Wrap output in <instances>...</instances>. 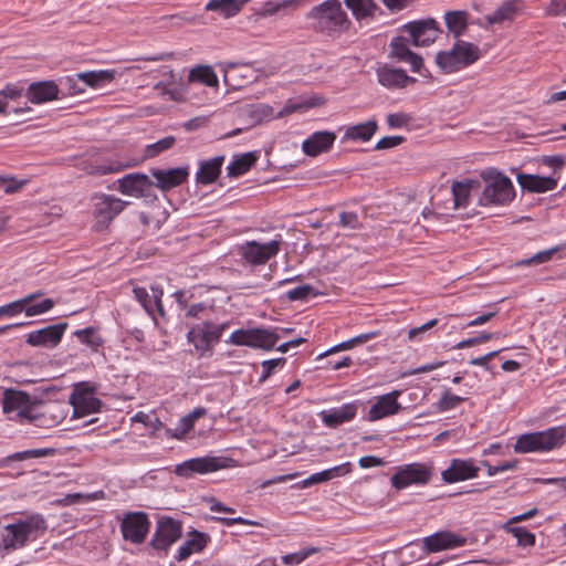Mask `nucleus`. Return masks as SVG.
I'll list each match as a JSON object with an SVG mask.
<instances>
[{
  "label": "nucleus",
  "instance_id": "obj_1",
  "mask_svg": "<svg viewBox=\"0 0 566 566\" xmlns=\"http://www.w3.org/2000/svg\"><path fill=\"white\" fill-rule=\"evenodd\" d=\"M46 522L40 514H31L3 526L0 538L2 549L12 552L27 546L44 534Z\"/></svg>",
  "mask_w": 566,
  "mask_h": 566
},
{
  "label": "nucleus",
  "instance_id": "obj_2",
  "mask_svg": "<svg viewBox=\"0 0 566 566\" xmlns=\"http://www.w3.org/2000/svg\"><path fill=\"white\" fill-rule=\"evenodd\" d=\"M485 187L479 198L480 207H507L516 197L512 180L496 168L480 174Z\"/></svg>",
  "mask_w": 566,
  "mask_h": 566
},
{
  "label": "nucleus",
  "instance_id": "obj_3",
  "mask_svg": "<svg viewBox=\"0 0 566 566\" xmlns=\"http://www.w3.org/2000/svg\"><path fill=\"white\" fill-rule=\"evenodd\" d=\"M307 19L312 21L315 30L329 35L344 32L350 24L338 0H327L312 8Z\"/></svg>",
  "mask_w": 566,
  "mask_h": 566
},
{
  "label": "nucleus",
  "instance_id": "obj_4",
  "mask_svg": "<svg viewBox=\"0 0 566 566\" xmlns=\"http://www.w3.org/2000/svg\"><path fill=\"white\" fill-rule=\"evenodd\" d=\"M566 429L562 426L543 431L523 433L514 443L516 453H545L560 448L565 443Z\"/></svg>",
  "mask_w": 566,
  "mask_h": 566
},
{
  "label": "nucleus",
  "instance_id": "obj_5",
  "mask_svg": "<svg viewBox=\"0 0 566 566\" xmlns=\"http://www.w3.org/2000/svg\"><path fill=\"white\" fill-rule=\"evenodd\" d=\"M38 403L24 391L7 389L2 398V410L10 420L33 422L40 417Z\"/></svg>",
  "mask_w": 566,
  "mask_h": 566
},
{
  "label": "nucleus",
  "instance_id": "obj_6",
  "mask_svg": "<svg viewBox=\"0 0 566 566\" xmlns=\"http://www.w3.org/2000/svg\"><path fill=\"white\" fill-rule=\"evenodd\" d=\"M235 467V460L223 455L192 458L176 465L175 473L181 478H191L193 473L208 474Z\"/></svg>",
  "mask_w": 566,
  "mask_h": 566
},
{
  "label": "nucleus",
  "instance_id": "obj_7",
  "mask_svg": "<svg viewBox=\"0 0 566 566\" xmlns=\"http://www.w3.org/2000/svg\"><path fill=\"white\" fill-rule=\"evenodd\" d=\"M277 329L279 328H240L232 332L226 343L234 346H248L271 350L280 339V335L276 333Z\"/></svg>",
  "mask_w": 566,
  "mask_h": 566
},
{
  "label": "nucleus",
  "instance_id": "obj_8",
  "mask_svg": "<svg viewBox=\"0 0 566 566\" xmlns=\"http://www.w3.org/2000/svg\"><path fill=\"white\" fill-rule=\"evenodd\" d=\"M229 326L230 322L214 324L210 319H205L189 329L187 338L195 346L196 350L202 355L210 352L213 345L219 343L223 332Z\"/></svg>",
  "mask_w": 566,
  "mask_h": 566
},
{
  "label": "nucleus",
  "instance_id": "obj_9",
  "mask_svg": "<svg viewBox=\"0 0 566 566\" xmlns=\"http://www.w3.org/2000/svg\"><path fill=\"white\" fill-rule=\"evenodd\" d=\"M432 475L431 464L413 462L398 467L390 478V483L392 488L400 491L411 485H426L431 481Z\"/></svg>",
  "mask_w": 566,
  "mask_h": 566
},
{
  "label": "nucleus",
  "instance_id": "obj_10",
  "mask_svg": "<svg viewBox=\"0 0 566 566\" xmlns=\"http://www.w3.org/2000/svg\"><path fill=\"white\" fill-rule=\"evenodd\" d=\"M281 248V240H271L264 243L258 241H248L240 245L239 254L245 263L256 266L265 264L274 258Z\"/></svg>",
  "mask_w": 566,
  "mask_h": 566
},
{
  "label": "nucleus",
  "instance_id": "obj_11",
  "mask_svg": "<svg viewBox=\"0 0 566 566\" xmlns=\"http://www.w3.org/2000/svg\"><path fill=\"white\" fill-rule=\"evenodd\" d=\"M73 418H82L101 410L102 401L95 397L94 388L87 382L78 384L70 397Z\"/></svg>",
  "mask_w": 566,
  "mask_h": 566
},
{
  "label": "nucleus",
  "instance_id": "obj_12",
  "mask_svg": "<svg viewBox=\"0 0 566 566\" xmlns=\"http://www.w3.org/2000/svg\"><path fill=\"white\" fill-rule=\"evenodd\" d=\"M403 31L409 34L415 46H428L433 43L441 33L439 23L431 18L409 22L403 25Z\"/></svg>",
  "mask_w": 566,
  "mask_h": 566
},
{
  "label": "nucleus",
  "instance_id": "obj_13",
  "mask_svg": "<svg viewBox=\"0 0 566 566\" xmlns=\"http://www.w3.org/2000/svg\"><path fill=\"white\" fill-rule=\"evenodd\" d=\"M468 544V538L451 531H439L422 538L426 553H438L454 549Z\"/></svg>",
  "mask_w": 566,
  "mask_h": 566
},
{
  "label": "nucleus",
  "instance_id": "obj_14",
  "mask_svg": "<svg viewBox=\"0 0 566 566\" xmlns=\"http://www.w3.org/2000/svg\"><path fill=\"white\" fill-rule=\"evenodd\" d=\"M149 520L144 512L128 513L123 518L120 531L123 537L135 544L143 543L149 531Z\"/></svg>",
  "mask_w": 566,
  "mask_h": 566
},
{
  "label": "nucleus",
  "instance_id": "obj_15",
  "mask_svg": "<svg viewBox=\"0 0 566 566\" xmlns=\"http://www.w3.org/2000/svg\"><path fill=\"white\" fill-rule=\"evenodd\" d=\"M480 468L474 459L454 458L450 461L449 467L441 472V479L447 484H453L478 476Z\"/></svg>",
  "mask_w": 566,
  "mask_h": 566
},
{
  "label": "nucleus",
  "instance_id": "obj_16",
  "mask_svg": "<svg viewBox=\"0 0 566 566\" xmlns=\"http://www.w3.org/2000/svg\"><path fill=\"white\" fill-rule=\"evenodd\" d=\"M400 395V390H392L388 394L376 397L364 419L368 422H375L398 413L401 409V406L398 402Z\"/></svg>",
  "mask_w": 566,
  "mask_h": 566
},
{
  "label": "nucleus",
  "instance_id": "obj_17",
  "mask_svg": "<svg viewBox=\"0 0 566 566\" xmlns=\"http://www.w3.org/2000/svg\"><path fill=\"white\" fill-rule=\"evenodd\" d=\"M154 182L145 174L133 172L118 179V190L126 196L136 198L150 197Z\"/></svg>",
  "mask_w": 566,
  "mask_h": 566
},
{
  "label": "nucleus",
  "instance_id": "obj_18",
  "mask_svg": "<svg viewBox=\"0 0 566 566\" xmlns=\"http://www.w3.org/2000/svg\"><path fill=\"white\" fill-rule=\"evenodd\" d=\"M67 323L62 322L54 325L45 326L38 331H32L27 335V344L34 347H55L62 339Z\"/></svg>",
  "mask_w": 566,
  "mask_h": 566
},
{
  "label": "nucleus",
  "instance_id": "obj_19",
  "mask_svg": "<svg viewBox=\"0 0 566 566\" xmlns=\"http://www.w3.org/2000/svg\"><path fill=\"white\" fill-rule=\"evenodd\" d=\"M181 536L180 522L167 517L158 522L151 545L156 549L165 551L177 542Z\"/></svg>",
  "mask_w": 566,
  "mask_h": 566
},
{
  "label": "nucleus",
  "instance_id": "obj_20",
  "mask_svg": "<svg viewBox=\"0 0 566 566\" xmlns=\"http://www.w3.org/2000/svg\"><path fill=\"white\" fill-rule=\"evenodd\" d=\"M150 175L155 178L154 186L161 191H168L185 184L189 177V167H176L169 169L153 168Z\"/></svg>",
  "mask_w": 566,
  "mask_h": 566
},
{
  "label": "nucleus",
  "instance_id": "obj_21",
  "mask_svg": "<svg viewBox=\"0 0 566 566\" xmlns=\"http://www.w3.org/2000/svg\"><path fill=\"white\" fill-rule=\"evenodd\" d=\"M357 411V402H348L342 405L340 407L322 410L318 412V417L325 427L335 429L354 420Z\"/></svg>",
  "mask_w": 566,
  "mask_h": 566
},
{
  "label": "nucleus",
  "instance_id": "obj_22",
  "mask_svg": "<svg viewBox=\"0 0 566 566\" xmlns=\"http://www.w3.org/2000/svg\"><path fill=\"white\" fill-rule=\"evenodd\" d=\"M391 56L399 62L410 64L411 71L418 72L422 67V57L409 49V39L396 36L390 42Z\"/></svg>",
  "mask_w": 566,
  "mask_h": 566
},
{
  "label": "nucleus",
  "instance_id": "obj_23",
  "mask_svg": "<svg viewBox=\"0 0 566 566\" xmlns=\"http://www.w3.org/2000/svg\"><path fill=\"white\" fill-rule=\"evenodd\" d=\"M376 73L379 84L390 90L403 88L416 82V78L408 76L403 70L387 65L378 67Z\"/></svg>",
  "mask_w": 566,
  "mask_h": 566
},
{
  "label": "nucleus",
  "instance_id": "obj_24",
  "mask_svg": "<svg viewBox=\"0 0 566 566\" xmlns=\"http://www.w3.org/2000/svg\"><path fill=\"white\" fill-rule=\"evenodd\" d=\"M516 180L524 191L542 193L556 189L557 178L520 172Z\"/></svg>",
  "mask_w": 566,
  "mask_h": 566
},
{
  "label": "nucleus",
  "instance_id": "obj_25",
  "mask_svg": "<svg viewBox=\"0 0 566 566\" xmlns=\"http://www.w3.org/2000/svg\"><path fill=\"white\" fill-rule=\"evenodd\" d=\"M336 134L333 132H315L302 144L303 151L311 157H316L327 151L334 144Z\"/></svg>",
  "mask_w": 566,
  "mask_h": 566
},
{
  "label": "nucleus",
  "instance_id": "obj_26",
  "mask_svg": "<svg viewBox=\"0 0 566 566\" xmlns=\"http://www.w3.org/2000/svg\"><path fill=\"white\" fill-rule=\"evenodd\" d=\"M480 187L481 184L478 179L454 180L451 186L453 209H465L469 205L471 192L480 189Z\"/></svg>",
  "mask_w": 566,
  "mask_h": 566
},
{
  "label": "nucleus",
  "instance_id": "obj_27",
  "mask_svg": "<svg viewBox=\"0 0 566 566\" xmlns=\"http://www.w3.org/2000/svg\"><path fill=\"white\" fill-rule=\"evenodd\" d=\"M523 10V0H507L504 1L493 13L485 17L489 25L503 24L511 22Z\"/></svg>",
  "mask_w": 566,
  "mask_h": 566
},
{
  "label": "nucleus",
  "instance_id": "obj_28",
  "mask_svg": "<svg viewBox=\"0 0 566 566\" xmlns=\"http://www.w3.org/2000/svg\"><path fill=\"white\" fill-rule=\"evenodd\" d=\"M59 87L53 81L32 83L27 97L33 104H41L57 98Z\"/></svg>",
  "mask_w": 566,
  "mask_h": 566
},
{
  "label": "nucleus",
  "instance_id": "obj_29",
  "mask_svg": "<svg viewBox=\"0 0 566 566\" xmlns=\"http://www.w3.org/2000/svg\"><path fill=\"white\" fill-rule=\"evenodd\" d=\"M210 537L208 534L192 531L189 533V537L184 542V544L178 548L175 558L178 562L187 559L190 555L195 553H200L205 549L209 542Z\"/></svg>",
  "mask_w": 566,
  "mask_h": 566
},
{
  "label": "nucleus",
  "instance_id": "obj_30",
  "mask_svg": "<svg viewBox=\"0 0 566 566\" xmlns=\"http://www.w3.org/2000/svg\"><path fill=\"white\" fill-rule=\"evenodd\" d=\"M469 12L464 10L447 11L444 23L450 34L457 40L464 34L469 25Z\"/></svg>",
  "mask_w": 566,
  "mask_h": 566
},
{
  "label": "nucleus",
  "instance_id": "obj_31",
  "mask_svg": "<svg viewBox=\"0 0 566 566\" xmlns=\"http://www.w3.org/2000/svg\"><path fill=\"white\" fill-rule=\"evenodd\" d=\"M224 157L217 156L200 164L196 174V181L201 185L212 184L220 175Z\"/></svg>",
  "mask_w": 566,
  "mask_h": 566
},
{
  "label": "nucleus",
  "instance_id": "obj_32",
  "mask_svg": "<svg viewBox=\"0 0 566 566\" xmlns=\"http://www.w3.org/2000/svg\"><path fill=\"white\" fill-rule=\"evenodd\" d=\"M325 104L323 96L313 95L310 97L302 98L297 102L290 101L276 115L277 118H282L294 112H303L310 108L319 107Z\"/></svg>",
  "mask_w": 566,
  "mask_h": 566
},
{
  "label": "nucleus",
  "instance_id": "obj_33",
  "mask_svg": "<svg viewBox=\"0 0 566 566\" xmlns=\"http://www.w3.org/2000/svg\"><path fill=\"white\" fill-rule=\"evenodd\" d=\"M206 413H207L206 408L198 407V408H195L188 415L180 418L178 423L176 424V427L172 429V437L178 440L184 439L186 437V434L189 433L193 429L195 422L199 418L203 417Z\"/></svg>",
  "mask_w": 566,
  "mask_h": 566
},
{
  "label": "nucleus",
  "instance_id": "obj_34",
  "mask_svg": "<svg viewBox=\"0 0 566 566\" xmlns=\"http://www.w3.org/2000/svg\"><path fill=\"white\" fill-rule=\"evenodd\" d=\"M95 212H122L128 202L123 201L112 195H95L92 197Z\"/></svg>",
  "mask_w": 566,
  "mask_h": 566
},
{
  "label": "nucleus",
  "instance_id": "obj_35",
  "mask_svg": "<svg viewBox=\"0 0 566 566\" xmlns=\"http://www.w3.org/2000/svg\"><path fill=\"white\" fill-rule=\"evenodd\" d=\"M379 335V332L378 331H373V332H368V333H363V334H359L348 340H345V342H342L335 346H333L332 348L327 349L326 352L319 354L317 356V359H322L331 354H334V353H338L340 350H347V349H350L357 345H361L364 343H367L371 339H374L375 337H377Z\"/></svg>",
  "mask_w": 566,
  "mask_h": 566
},
{
  "label": "nucleus",
  "instance_id": "obj_36",
  "mask_svg": "<svg viewBox=\"0 0 566 566\" xmlns=\"http://www.w3.org/2000/svg\"><path fill=\"white\" fill-rule=\"evenodd\" d=\"M457 53L461 63V66H468L476 62L481 56L480 48L471 42L457 40Z\"/></svg>",
  "mask_w": 566,
  "mask_h": 566
},
{
  "label": "nucleus",
  "instance_id": "obj_37",
  "mask_svg": "<svg viewBox=\"0 0 566 566\" xmlns=\"http://www.w3.org/2000/svg\"><path fill=\"white\" fill-rule=\"evenodd\" d=\"M344 2L357 20L371 18L378 10L374 0H344Z\"/></svg>",
  "mask_w": 566,
  "mask_h": 566
},
{
  "label": "nucleus",
  "instance_id": "obj_38",
  "mask_svg": "<svg viewBox=\"0 0 566 566\" xmlns=\"http://www.w3.org/2000/svg\"><path fill=\"white\" fill-rule=\"evenodd\" d=\"M377 130V122L376 120H367L366 123H361L355 126H350L346 129L345 139H359L363 142L369 140L375 132Z\"/></svg>",
  "mask_w": 566,
  "mask_h": 566
},
{
  "label": "nucleus",
  "instance_id": "obj_39",
  "mask_svg": "<svg viewBox=\"0 0 566 566\" xmlns=\"http://www.w3.org/2000/svg\"><path fill=\"white\" fill-rule=\"evenodd\" d=\"M43 292L38 291L35 293L28 294L23 298L13 301L9 304L0 306V318L1 317H13L24 312V305L33 302L35 298L41 296Z\"/></svg>",
  "mask_w": 566,
  "mask_h": 566
},
{
  "label": "nucleus",
  "instance_id": "obj_40",
  "mask_svg": "<svg viewBox=\"0 0 566 566\" xmlns=\"http://www.w3.org/2000/svg\"><path fill=\"white\" fill-rule=\"evenodd\" d=\"M458 60L459 57L455 43L451 50L440 51L436 56V63L442 71L447 73L455 72L462 67L460 61Z\"/></svg>",
  "mask_w": 566,
  "mask_h": 566
},
{
  "label": "nucleus",
  "instance_id": "obj_41",
  "mask_svg": "<svg viewBox=\"0 0 566 566\" xmlns=\"http://www.w3.org/2000/svg\"><path fill=\"white\" fill-rule=\"evenodd\" d=\"M190 82H199L207 86H218V77L213 69L208 65H200L190 71Z\"/></svg>",
  "mask_w": 566,
  "mask_h": 566
},
{
  "label": "nucleus",
  "instance_id": "obj_42",
  "mask_svg": "<svg viewBox=\"0 0 566 566\" xmlns=\"http://www.w3.org/2000/svg\"><path fill=\"white\" fill-rule=\"evenodd\" d=\"M256 157L252 153L242 154L227 167L228 175L231 177H237L245 174L253 166Z\"/></svg>",
  "mask_w": 566,
  "mask_h": 566
},
{
  "label": "nucleus",
  "instance_id": "obj_43",
  "mask_svg": "<svg viewBox=\"0 0 566 566\" xmlns=\"http://www.w3.org/2000/svg\"><path fill=\"white\" fill-rule=\"evenodd\" d=\"M78 80L84 82L87 86L98 87L101 84L111 82L114 78V72L102 70V71H91L85 73L77 74Z\"/></svg>",
  "mask_w": 566,
  "mask_h": 566
},
{
  "label": "nucleus",
  "instance_id": "obj_44",
  "mask_svg": "<svg viewBox=\"0 0 566 566\" xmlns=\"http://www.w3.org/2000/svg\"><path fill=\"white\" fill-rule=\"evenodd\" d=\"M55 452L54 449L51 448H40V449H30L24 451L14 452L12 454L7 455L8 464L14 461H24L29 459H38L53 455Z\"/></svg>",
  "mask_w": 566,
  "mask_h": 566
},
{
  "label": "nucleus",
  "instance_id": "obj_45",
  "mask_svg": "<svg viewBox=\"0 0 566 566\" xmlns=\"http://www.w3.org/2000/svg\"><path fill=\"white\" fill-rule=\"evenodd\" d=\"M206 10L219 12L226 18H230L239 13L235 0H209L206 4Z\"/></svg>",
  "mask_w": 566,
  "mask_h": 566
},
{
  "label": "nucleus",
  "instance_id": "obj_46",
  "mask_svg": "<svg viewBox=\"0 0 566 566\" xmlns=\"http://www.w3.org/2000/svg\"><path fill=\"white\" fill-rule=\"evenodd\" d=\"M74 336L82 343L90 346L92 349L97 350L102 346L103 339L97 331L93 327H86L74 332Z\"/></svg>",
  "mask_w": 566,
  "mask_h": 566
},
{
  "label": "nucleus",
  "instance_id": "obj_47",
  "mask_svg": "<svg viewBox=\"0 0 566 566\" xmlns=\"http://www.w3.org/2000/svg\"><path fill=\"white\" fill-rule=\"evenodd\" d=\"M465 398L452 394L450 390H444L434 408L438 412H447L455 409Z\"/></svg>",
  "mask_w": 566,
  "mask_h": 566
},
{
  "label": "nucleus",
  "instance_id": "obj_48",
  "mask_svg": "<svg viewBox=\"0 0 566 566\" xmlns=\"http://www.w3.org/2000/svg\"><path fill=\"white\" fill-rule=\"evenodd\" d=\"M28 184V179H18L11 175H0V189L9 195L19 192Z\"/></svg>",
  "mask_w": 566,
  "mask_h": 566
},
{
  "label": "nucleus",
  "instance_id": "obj_49",
  "mask_svg": "<svg viewBox=\"0 0 566 566\" xmlns=\"http://www.w3.org/2000/svg\"><path fill=\"white\" fill-rule=\"evenodd\" d=\"M505 528L512 533V535L516 538L517 544L523 547L533 546L535 544V535L531 533L528 530L522 526H511V524H506Z\"/></svg>",
  "mask_w": 566,
  "mask_h": 566
},
{
  "label": "nucleus",
  "instance_id": "obj_50",
  "mask_svg": "<svg viewBox=\"0 0 566 566\" xmlns=\"http://www.w3.org/2000/svg\"><path fill=\"white\" fill-rule=\"evenodd\" d=\"M176 143L174 136H167L154 144L147 145L145 148L144 157L154 158L165 150L170 149Z\"/></svg>",
  "mask_w": 566,
  "mask_h": 566
},
{
  "label": "nucleus",
  "instance_id": "obj_51",
  "mask_svg": "<svg viewBox=\"0 0 566 566\" xmlns=\"http://www.w3.org/2000/svg\"><path fill=\"white\" fill-rule=\"evenodd\" d=\"M132 164H122L119 161H106L101 165H96L92 167L91 174L104 176L109 174L119 172L126 168L132 167Z\"/></svg>",
  "mask_w": 566,
  "mask_h": 566
},
{
  "label": "nucleus",
  "instance_id": "obj_52",
  "mask_svg": "<svg viewBox=\"0 0 566 566\" xmlns=\"http://www.w3.org/2000/svg\"><path fill=\"white\" fill-rule=\"evenodd\" d=\"M560 250H562L560 247H553L551 249L539 251L536 254H534L532 258L522 260L517 264L518 265H531L533 263H537V264L545 263V262L551 261L553 259V256Z\"/></svg>",
  "mask_w": 566,
  "mask_h": 566
},
{
  "label": "nucleus",
  "instance_id": "obj_53",
  "mask_svg": "<svg viewBox=\"0 0 566 566\" xmlns=\"http://www.w3.org/2000/svg\"><path fill=\"white\" fill-rule=\"evenodd\" d=\"M54 306V301L51 298H44L39 303L32 304L29 303L28 305H24V313L28 317L36 316L44 314L52 310Z\"/></svg>",
  "mask_w": 566,
  "mask_h": 566
},
{
  "label": "nucleus",
  "instance_id": "obj_54",
  "mask_svg": "<svg viewBox=\"0 0 566 566\" xmlns=\"http://www.w3.org/2000/svg\"><path fill=\"white\" fill-rule=\"evenodd\" d=\"M316 295H317V293L315 292L314 287L310 284L296 286L286 292V297L290 301H305L310 296H316Z\"/></svg>",
  "mask_w": 566,
  "mask_h": 566
},
{
  "label": "nucleus",
  "instance_id": "obj_55",
  "mask_svg": "<svg viewBox=\"0 0 566 566\" xmlns=\"http://www.w3.org/2000/svg\"><path fill=\"white\" fill-rule=\"evenodd\" d=\"M133 293L137 302L143 306V308L149 314L150 316H154L155 314V306L153 303L151 297L149 296L147 290L145 287H134Z\"/></svg>",
  "mask_w": 566,
  "mask_h": 566
},
{
  "label": "nucleus",
  "instance_id": "obj_56",
  "mask_svg": "<svg viewBox=\"0 0 566 566\" xmlns=\"http://www.w3.org/2000/svg\"><path fill=\"white\" fill-rule=\"evenodd\" d=\"M212 312V306L207 305L203 302L196 303L189 306L186 315L188 317H193L197 319H209L210 313Z\"/></svg>",
  "mask_w": 566,
  "mask_h": 566
},
{
  "label": "nucleus",
  "instance_id": "obj_57",
  "mask_svg": "<svg viewBox=\"0 0 566 566\" xmlns=\"http://www.w3.org/2000/svg\"><path fill=\"white\" fill-rule=\"evenodd\" d=\"M285 364V358H275L262 361V373L259 382L268 380L277 367H282Z\"/></svg>",
  "mask_w": 566,
  "mask_h": 566
},
{
  "label": "nucleus",
  "instance_id": "obj_58",
  "mask_svg": "<svg viewBox=\"0 0 566 566\" xmlns=\"http://www.w3.org/2000/svg\"><path fill=\"white\" fill-rule=\"evenodd\" d=\"M494 336H495V334H493V333H481L476 337H472V338H468V339H463V340L459 342L458 344H455L453 346V348L454 349H463V348L471 347V346H474L478 344H483V343H486L490 339H492Z\"/></svg>",
  "mask_w": 566,
  "mask_h": 566
},
{
  "label": "nucleus",
  "instance_id": "obj_59",
  "mask_svg": "<svg viewBox=\"0 0 566 566\" xmlns=\"http://www.w3.org/2000/svg\"><path fill=\"white\" fill-rule=\"evenodd\" d=\"M482 463L486 468V473H488L489 476H494V475H496L499 473H502V472H505V471H510V470H514L517 467V461L516 460H514V461H504V462H502L501 464H497V465H491L486 461H484Z\"/></svg>",
  "mask_w": 566,
  "mask_h": 566
},
{
  "label": "nucleus",
  "instance_id": "obj_60",
  "mask_svg": "<svg viewBox=\"0 0 566 566\" xmlns=\"http://www.w3.org/2000/svg\"><path fill=\"white\" fill-rule=\"evenodd\" d=\"M315 552H316L315 548L302 549L300 552L287 554V555L283 556L282 560L286 565L300 564V563L305 560L310 555H312Z\"/></svg>",
  "mask_w": 566,
  "mask_h": 566
},
{
  "label": "nucleus",
  "instance_id": "obj_61",
  "mask_svg": "<svg viewBox=\"0 0 566 566\" xmlns=\"http://www.w3.org/2000/svg\"><path fill=\"white\" fill-rule=\"evenodd\" d=\"M438 324V319L437 318H433V319H430L429 322L422 324L421 326H418V327H413L409 331L408 333V338L410 340H421V335L429 331L430 328H432L433 326H436Z\"/></svg>",
  "mask_w": 566,
  "mask_h": 566
},
{
  "label": "nucleus",
  "instance_id": "obj_62",
  "mask_svg": "<svg viewBox=\"0 0 566 566\" xmlns=\"http://www.w3.org/2000/svg\"><path fill=\"white\" fill-rule=\"evenodd\" d=\"M403 142V137L401 136H386L382 137L376 144V149H389L400 145Z\"/></svg>",
  "mask_w": 566,
  "mask_h": 566
},
{
  "label": "nucleus",
  "instance_id": "obj_63",
  "mask_svg": "<svg viewBox=\"0 0 566 566\" xmlns=\"http://www.w3.org/2000/svg\"><path fill=\"white\" fill-rule=\"evenodd\" d=\"M253 118H255L256 122H261L268 117L272 116L273 108L265 104H260L256 106H253V109L251 111Z\"/></svg>",
  "mask_w": 566,
  "mask_h": 566
},
{
  "label": "nucleus",
  "instance_id": "obj_64",
  "mask_svg": "<svg viewBox=\"0 0 566 566\" xmlns=\"http://www.w3.org/2000/svg\"><path fill=\"white\" fill-rule=\"evenodd\" d=\"M408 120H409V116L403 113H395V114H389L387 116V124L391 128L402 127L403 125H407Z\"/></svg>",
  "mask_w": 566,
  "mask_h": 566
}]
</instances>
